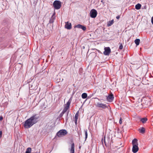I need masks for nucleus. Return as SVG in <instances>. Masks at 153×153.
<instances>
[{
    "label": "nucleus",
    "mask_w": 153,
    "mask_h": 153,
    "mask_svg": "<svg viewBox=\"0 0 153 153\" xmlns=\"http://www.w3.org/2000/svg\"><path fill=\"white\" fill-rule=\"evenodd\" d=\"M132 144L133 146V145H138L137 139L136 138L134 139L132 141Z\"/></svg>",
    "instance_id": "dca6fc26"
},
{
    "label": "nucleus",
    "mask_w": 153,
    "mask_h": 153,
    "mask_svg": "<svg viewBox=\"0 0 153 153\" xmlns=\"http://www.w3.org/2000/svg\"><path fill=\"white\" fill-rule=\"evenodd\" d=\"M27 83H28L29 88L31 90H36L37 88L36 83L34 82L33 79H30L27 81Z\"/></svg>",
    "instance_id": "f03ea898"
},
{
    "label": "nucleus",
    "mask_w": 153,
    "mask_h": 153,
    "mask_svg": "<svg viewBox=\"0 0 153 153\" xmlns=\"http://www.w3.org/2000/svg\"><path fill=\"white\" fill-rule=\"evenodd\" d=\"M31 150V148H28L27 149V150L25 152V153H30Z\"/></svg>",
    "instance_id": "b1692460"
},
{
    "label": "nucleus",
    "mask_w": 153,
    "mask_h": 153,
    "mask_svg": "<svg viewBox=\"0 0 153 153\" xmlns=\"http://www.w3.org/2000/svg\"><path fill=\"white\" fill-rule=\"evenodd\" d=\"M139 148L138 145H134L133 146L132 151L134 153H136L138 150Z\"/></svg>",
    "instance_id": "f8f14e48"
},
{
    "label": "nucleus",
    "mask_w": 153,
    "mask_h": 153,
    "mask_svg": "<svg viewBox=\"0 0 153 153\" xmlns=\"http://www.w3.org/2000/svg\"><path fill=\"white\" fill-rule=\"evenodd\" d=\"M71 101H72V99H71V98L69 99V100L68 101V102H67L66 104V106L65 107H67L68 108Z\"/></svg>",
    "instance_id": "f3484780"
},
{
    "label": "nucleus",
    "mask_w": 153,
    "mask_h": 153,
    "mask_svg": "<svg viewBox=\"0 0 153 153\" xmlns=\"http://www.w3.org/2000/svg\"><path fill=\"white\" fill-rule=\"evenodd\" d=\"M116 18L117 19H119L120 18V16H116Z\"/></svg>",
    "instance_id": "2f4dec72"
},
{
    "label": "nucleus",
    "mask_w": 153,
    "mask_h": 153,
    "mask_svg": "<svg viewBox=\"0 0 153 153\" xmlns=\"http://www.w3.org/2000/svg\"><path fill=\"white\" fill-rule=\"evenodd\" d=\"M65 27L67 29L70 30L71 28V24L70 23L67 22L65 23Z\"/></svg>",
    "instance_id": "ddd939ff"
},
{
    "label": "nucleus",
    "mask_w": 153,
    "mask_h": 153,
    "mask_svg": "<svg viewBox=\"0 0 153 153\" xmlns=\"http://www.w3.org/2000/svg\"><path fill=\"white\" fill-rule=\"evenodd\" d=\"M141 5L140 4H138L135 5V8L137 10H139L141 7Z\"/></svg>",
    "instance_id": "412c9836"
},
{
    "label": "nucleus",
    "mask_w": 153,
    "mask_h": 153,
    "mask_svg": "<svg viewBox=\"0 0 153 153\" xmlns=\"http://www.w3.org/2000/svg\"><path fill=\"white\" fill-rule=\"evenodd\" d=\"M96 106L98 108L105 109L107 108V106L106 104H104L101 103L97 102L96 104Z\"/></svg>",
    "instance_id": "423d86ee"
},
{
    "label": "nucleus",
    "mask_w": 153,
    "mask_h": 153,
    "mask_svg": "<svg viewBox=\"0 0 153 153\" xmlns=\"http://www.w3.org/2000/svg\"><path fill=\"white\" fill-rule=\"evenodd\" d=\"M3 118L2 116L0 117V121H2L3 120Z\"/></svg>",
    "instance_id": "7c9ffc66"
},
{
    "label": "nucleus",
    "mask_w": 153,
    "mask_h": 153,
    "mask_svg": "<svg viewBox=\"0 0 153 153\" xmlns=\"http://www.w3.org/2000/svg\"><path fill=\"white\" fill-rule=\"evenodd\" d=\"M123 48V46L122 44H120V45L119 47V49L120 50H122Z\"/></svg>",
    "instance_id": "bb28decb"
},
{
    "label": "nucleus",
    "mask_w": 153,
    "mask_h": 153,
    "mask_svg": "<svg viewBox=\"0 0 153 153\" xmlns=\"http://www.w3.org/2000/svg\"><path fill=\"white\" fill-rule=\"evenodd\" d=\"M79 116V112L77 111V113L76 114L75 117V119H76V120H77Z\"/></svg>",
    "instance_id": "393cba45"
},
{
    "label": "nucleus",
    "mask_w": 153,
    "mask_h": 153,
    "mask_svg": "<svg viewBox=\"0 0 153 153\" xmlns=\"http://www.w3.org/2000/svg\"><path fill=\"white\" fill-rule=\"evenodd\" d=\"M77 120H76V119H75V124H76V123H77Z\"/></svg>",
    "instance_id": "72a5a7b5"
},
{
    "label": "nucleus",
    "mask_w": 153,
    "mask_h": 153,
    "mask_svg": "<svg viewBox=\"0 0 153 153\" xmlns=\"http://www.w3.org/2000/svg\"><path fill=\"white\" fill-rule=\"evenodd\" d=\"M123 119L122 118H120L119 120V123L120 124H121L122 123Z\"/></svg>",
    "instance_id": "c85d7f7f"
},
{
    "label": "nucleus",
    "mask_w": 153,
    "mask_h": 153,
    "mask_svg": "<svg viewBox=\"0 0 153 153\" xmlns=\"http://www.w3.org/2000/svg\"><path fill=\"white\" fill-rule=\"evenodd\" d=\"M68 108L65 107L62 111L64 113H65V112H66L65 117V120L66 122H67L68 121V116L69 113V111H68L67 112V111Z\"/></svg>",
    "instance_id": "6e6552de"
},
{
    "label": "nucleus",
    "mask_w": 153,
    "mask_h": 153,
    "mask_svg": "<svg viewBox=\"0 0 153 153\" xmlns=\"http://www.w3.org/2000/svg\"><path fill=\"white\" fill-rule=\"evenodd\" d=\"M68 150L70 153H74L75 146L74 143H73L71 144V147L69 148Z\"/></svg>",
    "instance_id": "9d476101"
},
{
    "label": "nucleus",
    "mask_w": 153,
    "mask_h": 153,
    "mask_svg": "<svg viewBox=\"0 0 153 153\" xmlns=\"http://www.w3.org/2000/svg\"><path fill=\"white\" fill-rule=\"evenodd\" d=\"M114 99V97L113 94H111L109 95L108 96H107V100L109 102H112Z\"/></svg>",
    "instance_id": "9b49d317"
},
{
    "label": "nucleus",
    "mask_w": 153,
    "mask_h": 153,
    "mask_svg": "<svg viewBox=\"0 0 153 153\" xmlns=\"http://www.w3.org/2000/svg\"><path fill=\"white\" fill-rule=\"evenodd\" d=\"M68 132L65 129H62L58 131L56 133V135L59 137H61L65 135Z\"/></svg>",
    "instance_id": "20e7f679"
},
{
    "label": "nucleus",
    "mask_w": 153,
    "mask_h": 153,
    "mask_svg": "<svg viewBox=\"0 0 153 153\" xmlns=\"http://www.w3.org/2000/svg\"><path fill=\"white\" fill-rule=\"evenodd\" d=\"M140 41L139 39H137L135 40L134 42L137 45H138L140 44Z\"/></svg>",
    "instance_id": "aec40b11"
},
{
    "label": "nucleus",
    "mask_w": 153,
    "mask_h": 153,
    "mask_svg": "<svg viewBox=\"0 0 153 153\" xmlns=\"http://www.w3.org/2000/svg\"><path fill=\"white\" fill-rule=\"evenodd\" d=\"M97 13V10L95 9H93L90 11V16L92 18H95L96 17Z\"/></svg>",
    "instance_id": "39448f33"
},
{
    "label": "nucleus",
    "mask_w": 153,
    "mask_h": 153,
    "mask_svg": "<svg viewBox=\"0 0 153 153\" xmlns=\"http://www.w3.org/2000/svg\"><path fill=\"white\" fill-rule=\"evenodd\" d=\"M74 27L82 29L83 31H85L86 30V27L85 26L80 24H78L77 25H75Z\"/></svg>",
    "instance_id": "1a4fd4ad"
},
{
    "label": "nucleus",
    "mask_w": 153,
    "mask_h": 153,
    "mask_svg": "<svg viewBox=\"0 0 153 153\" xmlns=\"http://www.w3.org/2000/svg\"><path fill=\"white\" fill-rule=\"evenodd\" d=\"M55 13H54L52 16L51 18L50 19L49 23H52L54 22V20L55 19V16L54 15Z\"/></svg>",
    "instance_id": "4468645a"
},
{
    "label": "nucleus",
    "mask_w": 153,
    "mask_h": 153,
    "mask_svg": "<svg viewBox=\"0 0 153 153\" xmlns=\"http://www.w3.org/2000/svg\"><path fill=\"white\" fill-rule=\"evenodd\" d=\"M39 117L38 115L36 114L32 116L25 122L24 124V128H30L38 122Z\"/></svg>",
    "instance_id": "f257e3e1"
},
{
    "label": "nucleus",
    "mask_w": 153,
    "mask_h": 153,
    "mask_svg": "<svg viewBox=\"0 0 153 153\" xmlns=\"http://www.w3.org/2000/svg\"><path fill=\"white\" fill-rule=\"evenodd\" d=\"M111 52V50L109 47H105L104 48V51L103 52V54L106 56L109 55Z\"/></svg>",
    "instance_id": "0eeeda50"
},
{
    "label": "nucleus",
    "mask_w": 153,
    "mask_h": 153,
    "mask_svg": "<svg viewBox=\"0 0 153 153\" xmlns=\"http://www.w3.org/2000/svg\"><path fill=\"white\" fill-rule=\"evenodd\" d=\"M65 113H64L63 112H62L59 115V116L58 117L59 118H60V117H61L63 115V114H64Z\"/></svg>",
    "instance_id": "a878e982"
},
{
    "label": "nucleus",
    "mask_w": 153,
    "mask_h": 153,
    "mask_svg": "<svg viewBox=\"0 0 153 153\" xmlns=\"http://www.w3.org/2000/svg\"><path fill=\"white\" fill-rule=\"evenodd\" d=\"M151 22L152 24L153 25V16L152 18L151 19Z\"/></svg>",
    "instance_id": "473e14b6"
},
{
    "label": "nucleus",
    "mask_w": 153,
    "mask_h": 153,
    "mask_svg": "<svg viewBox=\"0 0 153 153\" xmlns=\"http://www.w3.org/2000/svg\"><path fill=\"white\" fill-rule=\"evenodd\" d=\"M138 131L140 133L144 134L145 132V129L144 128L142 127L138 129Z\"/></svg>",
    "instance_id": "2eb2a0df"
},
{
    "label": "nucleus",
    "mask_w": 153,
    "mask_h": 153,
    "mask_svg": "<svg viewBox=\"0 0 153 153\" xmlns=\"http://www.w3.org/2000/svg\"><path fill=\"white\" fill-rule=\"evenodd\" d=\"M105 137H104V140H103V139H102V143H103V142H104V143L105 144V145H106V142H105Z\"/></svg>",
    "instance_id": "cd10ccee"
},
{
    "label": "nucleus",
    "mask_w": 153,
    "mask_h": 153,
    "mask_svg": "<svg viewBox=\"0 0 153 153\" xmlns=\"http://www.w3.org/2000/svg\"><path fill=\"white\" fill-rule=\"evenodd\" d=\"M87 97V95L86 93H83L82 95V99H85Z\"/></svg>",
    "instance_id": "4be33fe9"
},
{
    "label": "nucleus",
    "mask_w": 153,
    "mask_h": 153,
    "mask_svg": "<svg viewBox=\"0 0 153 153\" xmlns=\"http://www.w3.org/2000/svg\"><path fill=\"white\" fill-rule=\"evenodd\" d=\"M114 23V20H112L111 21H110L108 22L107 23V26L108 27L112 25Z\"/></svg>",
    "instance_id": "a211bd4d"
},
{
    "label": "nucleus",
    "mask_w": 153,
    "mask_h": 153,
    "mask_svg": "<svg viewBox=\"0 0 153 153\" xmlns=\"http://www.w3.org/2000/svg\"><path fill=\"white\" fill-rule=\"evenodd\" d=\"M2 132L1 131H0V138L2 137Z\"/></svg>",
    "instance_id": "c756f323"
},
{
    "label": "nucleus",
    "mask_w": 153,
    "mask_h": 153,
    "mask_svg": "<svg viewBox=\"0 0 153 153\" xmlns=\"http://www.w3.org/2000/svg\"><path fill=\"white\" fill-rule=\"evenodd\" d=\"M90 98V97H89V96L88 97V98Z\"/></svg>",
    "instance_id": "f704fd0d"
},
{
    "label": "nucleus",
    "mask_w": 153,
    "mask_h": 153,
    "mask_svg": "<svg viewBox=\"0 0 153 153\" xmlns=\"http://www.w3.org/2000/svg\"><path fill=\"white\" fill-rule=\"evenodd\" d=\"M148 119L147 118L144 117L140 119V121L143 123H145L147 121Z\"/></svg>",
    "instance_id": "6ab92c4d"
},
{
    "label": "nucleus",
    "mask_w": 153,
    "mask_h": 153,
    "mask_svg": "<svg viewBox=\"0 0 153 153\" xmlns=\"http://www.w3.org/2000/svg\"><path fill=\"white\" fill-rule=\"evenodd\" d=\"M84 131L85 134V140H86L88 137V133L87 130V129H85L84 130Z\"/></svg>",
    "instance_id": "5701e85b"
},
{
    "label": "nucleus",
    "mask_w": 153,
    "mask_h": 153,
    "mask_svg": "<svg viewBox=\"0 0 153 153\" xmlns=\"http://www.w3.org/2000/svg\"><path fill=\"white\" fill-rule=\"evenodd\" d=\"M53 5L55 9H59L61 6V2L59 1L55 0L53 3Z\"/></svg>",
    "instance_id": "7ed1b4c3"
}]
</instances>
